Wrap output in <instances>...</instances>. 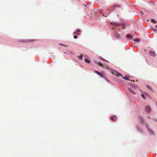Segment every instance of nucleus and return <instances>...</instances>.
Wrapping results in <instances>:
<instances>
[{
    "mask_svg": "<svg viewBox=\"0 0 157 157\" xmlns=\"http://www.w3.org/2000/svg\"><path fill=\"white\" fill-rule=\"evenodd\" d=\"M112 73L113 74L117 76L118 77H119V76L122 77V76H123V75L122 74L118 73L116 71H113L112 72Z\"/></svg>",
    "mask_w": 157,
    "mask_h": 157,
    "instance_id": "f257e3e1",
    "label": "nucleus"
},
{
    "mask_svg": "<svg viewBox=\"0 0 157 157\" xmlns=\"http://www.w3.org/2000/svg\"><path fill=\"white\" fill-rule=\"evenodd\" d=\"M145 110L147 112H149L151 110V108L150 106H147L145 107Z\"/></svg>",
    "mask_w": 157,
    "mask_h": 157,
    "instance_id": "f03ea898",
    "label": "nucleus"
},
{
    "mask_svg": "<svg viewBox=\"0 0 157 157\" xmlns=\"http://www.w3.org/2000/svg\"><path fill=\"white\" fill-rule=\"evenodd\" d=\"M150 54L152 56H155L156 54L154 51H149Z\"/></svg>",
    "mask_w": 157,
    "mask_h": 157,
    "instance_id": "7ed1b4c3",
    "label": "nucleus"
},
{
    "mask_svg": "<svg viewBox=\"0 0 157 157\" xmlns=\"http://www.w3.org/2000/svg\"><path fill=\"white\" fill-rule=\"evenodd\" d=\"M94 72L95 73H96L98 74L101 77L103 78H105V76L102 75L101 73H100L98 71H94Z\"/></svg>",
    "mask_w": 157,
    "mask_h": 157,
    "instance_id": "20e7f679",
    "label": "nucleus"
},
{
    "mask_svg": "<svg viewBox=\"0 0 157 157\" xmlns=\"http://www.w3.org/2000/svg\"><path fill=\"white\" fill-rule=\"evenodd\" d=\"M111 119L113 121H115L117 120V117L115 116H113L111 117Z\"/></svg>",
    "mask_w": 157,
    "mask_h": 157,
    "instance_id": "39448f33",
    "label": "nucleus"
},
{
    "mask_svg": "<svg viewBox=\"0 0 157 157\" xmlns=\"http://www.w3.org/2000/svg\"><path fill=\"white\" fill-rule=\"evenodd\" d=\"M115 36L117 38H119V39H121V37L120 35L118 33H116L115 34Z\"/></svg>",
    "mask_w": 157,
    "mask_h": 157,
    "instance_id": "423d86ee",
    "label": "nucleus"
},
{
    "mask_svg": "<svg viewBox=\"0 0 157 157\" xmlns=\"http://www.w3.org/2000/svg\"><path fill=\"white\" fill-rule=\"evenodd\" d=\"M148 131L150 134H153V132L150 129L148 128Z\"/></svg>",
    "mask_w": 157,
    "mask_h": 157,
    "instance_id": "0eeeda50",
    "label": "nucleus"
},
{
    "mask_svg": "<svg viewBox=\"0 0 157 157\" xmlns=\"http://www.w3.org/2000/svg\"><path fill=\"white\" fill-rule=\"evenodd\" d=\"M146 87L147 88L149 89L151 91H153V89H152V88L150 86H149V85H147L146 86Z\"/></svg>",
    "mask_w": 157,
    "mask_h": 157,
    "instance_id": "6e6552de",
    "label": "nucleus"
},
{
    "mask_svg": "<svg viewBox=\"0 0 157 157\" xmlns=\"http://www.w3.org/2000/svg\"><path fill=\"white\" fill-rule=\"evenodd\" d=\"M126 37L127 38H130L131 39H132V37L131 36L130 34H128L127 35Z\"/></svg>",
    "mask_w": 157,
    "mask_h": 157,
    "instance_id": "1a4fd4ad",
    "label": "nucleus"
},
{
    "mask_svg": "<svg viewBox=\"0 0 157 157\" xmlns=\"http://www.w3.org/2000/svg\"><path fill=\"white\" fill-rule=\"evenodd\" d=\"M133 41L136 42H138L140 41V39H136L133 40Z\"/></svg>",
    "mask_w": 157,
    "mask_h": 157,
    "instance_id": "9d476101",
    "label": "nucleus"
},
{
    "mask_svg": "<svg viewBox=\"0 0 157 157\" xmlns=\"http://www.w3.org/2000/svg\"><path fill=\"white\" fill-rule=\"evenodd\" d=\"M85 61L86 62L88 63H89L90 62V61L88 59H85Z\"/></svg>",
    "mask_w": 157,
    "mask_h": 157,
    "instance_id": "9b49d317",
    "label": "nucleus"
},
{
    "mask_svg": "<svg viewBox=\"0 0 157 157\" xmlns=\"http://www.w3.org/2000/svg\"><path fill=\"white\" fill-rule=\"evenodd\" d=\"M82 57H83V55H81L79 56H78V57L79 58V59H80V60L82 59Z\"/></svg>",
    "mask_w": 157,
    "mask_h": 157,
    "instance_id": "f8f14e48",
    "label": "nucleus"
},
{
    "mask_svg": "<svg viewBox=\"0 0 157 157\" xmlns=\"http://www.w3.org/2000/svg\"><path fill=\"white\" fill-rule=\"evenodd\" d=\"M111 24H113V25H114V26H119L120 25L117 24V23H111Z\"/></svg>",
    "mask_w": 157,
    "mask_h": 157,
    "instance_id": "ddd939ff",
    "label": "nucleus"
},
{
    "mask_svg": "<svg viewBox=\"0 0 157 157\" xmlns=\"http://www.w3.org/2000/svg\"><path fill=\"white\" fill-rule=\"evenodd\" d=\"M98 64L99 66H101L102 67H104V66L103 65V64H102L101 62H98Z\"/></svg>",
    "mask_w": 157,
    "mask_h": 157,
    "instance_id": "4468645a",
    "label": "nucleus"
},
{
    "mask_svg": "<svg viewBox=\"0 0 157 157\" xmlns=\"http://www.w3.org/2000/svg\"><path fill=\"white\" fill-rule=\"evenodd\" d=\"M121 77L123 79H125L127 80H129V79L128 78V77H126V76H125L124 78L123 77V76Z\"/></svg>",
    "mask_w": 157,
    "mask_h": 157,
    "instance_id": "2eb2a0df",
    "label": "nucleus"
},
{
    "mask_svg": "<svg viewBox=\"0 0 157 157\" xmlns=\"http://www.w3.org/2000/svg\"><path fill=\"white\" fill-rule=\"evenodd\" d=\"M141 96L144 99H145L146 98L144 94H142Z\"/></svg>",
    "mask_w": 157,
    "mask_h": 157,
    "instance_id": "dca6fc26",
    "label": "nucleus"
},
{
    "mask_svg": "<svg viewBox=\"0 0 157 157\" xmlns=\"http://www.w3.org/2000/svg\"><path fill=\"white\" fill-rule=\"evenodd\" d=\"M151 21L152 22H153V23H156V21L155 20H154L153 19L151 20Z\"/></svg>",
    "mask_w": 157,
    "mask_h": 157,
    "instance_id": "f3484780",
    "label": "nucleus"
},
{
    "mask_svg": "<svg viewBox=\"0 0 157 157\" xmlns=\"http://www.w3.org/2000/svg\"><path fill=\"white\" fill-rule=\"evenodd\" d=\"M129 91H130V92H132L133 94H136V93L132 90L131 89H129Z\"/></svg>",
    "mask_w": 157,
    "mask_h": 157,
    "instance_id": "a211bd4d",
    "label": "nucleus"
},
{
    "mask_svg": "<svg viewBox=\"0 0 157 157\" xmlns=\"http://www.w3.org/2000/svg\"><path fill=\"white\" fill-rule=\"evenodd\" d=\"M59 44L62 46H64V47H67V45H65L63 44H62L61 43Z\"/></svg>",
    "mask_w": 157,
    "mask_h": 157,
    "instance_id": "6ab92c4d",
    "label": "nucleus"
},
{
    "mask_svg": "<svg viewBox=\"0 0 157 157\" xmlns=\"http://www.w3.org/2000/svg\"><path fill=\"white\" fill-rule=\"evenodd\" d=\"M76 31L77 33H79L80 32V30L79 29H77L76 30Z\"/></svg>",
    "mask_w": 157,
    "mask_h": 157,
    "instance_id": "aec40b11",
    "label": "nucleus"
},
{
    "mask_svg": "<svg viewBox=\"0 0 157 157\" xmlns=\"http://www.w3.org/2000/svg\"><path fill=\"white\" fill-rule=\"evenodd\" d=\"M122 28L123 29H124L125 28V26L124 25H122Z\"/></svg>",
    "mask_w": 157,
    "mask_h": 157,
    "instance_id": "412c9836",
    "label": "nucleus"
},
{
    "mask_svg": "<svg viewBox=\"0 0 157 157\" xmlns=\"http://www.w3.org/2000/svg\"><path fill=\"white\" fill-rule=\"evenodd\" d=\"M78 37L77 36H76V35H74V38H75V39H76Z\"/></svg>",
    "mask_w": 157,
    "mask_h": 157,
    "instance_id": "4be33fe9",
    "label": "nucleus"
},
{
    "mask_svg": "<svg viewBox=\"0 0 157 157\" xmlns=\"http://www.w3.org/2000/svg\"><path fill=\"white\" fill-rule=\"evenodd\" d=\"M73 33L74 34H76L77 35H79V34L78 33H77L76 32H74Z\"/></svg>",
    "mask_w": 157,
    "mask_h": 157,
    "instance_id": "5701e85b",
    "label": "nucleus"
},
{
    "mask_svg": "<svg viewBox=\"0 0 157 157\" xmlns=\"http://www.w3.org/2000/svg\"><path fill=\"white\" fill-rule=\"evenodd\" d=\"M146 128L147 129V130H148V128H149L148 127V125L146 124Z\"/></svg>",
    "mask_w": 157,
    "mask_h": 157,
    "instance_id": "b1692460",
    "label": "nucleus"
},
{
    "mask_svg": "<svg viewBox=\"0 0 157 157\" xmlns=\"http://www.w3.org/2000/svg\"><path fill=\"white\" fill-rule=\"evenodd\" d=\"M146 128L147 129V130H148V128H149L148 127V125L146 124Z\"/></svg>",
    "mask_w": 157,
    "mask_h": 157,
    "instance_id": "393cba45",
    "label": "nucleus"
},
{
    "mask_svg": "<svg viewBox=\"0 0 157 157\" xmlns=\"http://www.w3.org/2000/svg\"><path fill=\"white\" fill-rule=\"evenodd\" d=\"M100 58H101V59L103 60V61H106V60H105V59H103V58H102V57H100Z\"/></svg>",
    "mask_w": 157,
    "mask_h": 157,
    "instance_id": "a878e982",
    "label": "nucleus"
},
{
    "mask_svg": "<svg viewBox=\"0 0 157 157\" xmlns=\"http://www.w3.org/2000/svg\"><path fill=\"white\" fill-rule=\"evenodd\" d=\"M34 41V40H29V41H32V42Z\"/></svg>",
    "mask_w": 157,
    "mask_h": 157,
    "instance_id": "bb28decb",
    "label": "nucleus"
},
{
    "mask_svg": "<svg viewBox=\"0 0 157 157\" xmlns=\"http://www.w3.org/2000/svg\"><path fill=\"white\" fill-rule=\"evenodd\" d=\"M153 31H157V30L156 29H153Z\"/></svg>",
    "mask_w": 157,
    "mask_h": 157,
    "instance_id": "cd10ccee",
    "label": "nucleus"
},
{
    "mask_svg": "<svg viewBox=\"0 0 157 157\" xmlns=\"http://www.w3.org/2000/svg\"><path fill=\"white\" fill-rule=\"evenodd\" d=\"M139 130L140 131H141V129H140Z\"/></svg>",
    "mask_w": 157,
    "mask_h": 157,
    "instance_id": "c85d7f7f",
    "label": "nucleus"
},
{
    "mask_svg": "<svg viewBox=\"0 0 157 157\" xmlns=\"http://www.w3.org/2000/svg\"><path fill=\"white\" fill-rule=\"evenodd\" d=\"M131 81H133V82H134V80H132Z\"/></svg>",
    "mask_w": 157,
    "mask_h": 157,
    "instance_id": "c756f323",
    "label": "nucleus"
},
{
    "mask_svg": "<svg viewBox=\"0 0 157 157\" xmlns=\"http://www.w3.org/2000/svg\"><path fill=\"white\" fill-rule=\"evenodd\" d=\"M156 28H157V25H156L155 26Z\"/></svg>",
    "mask_w": 157,
    "mask_h": 157,
    "instance_id": "7c9ffc66",
    "label": "nucleus"
}]
</instances>
